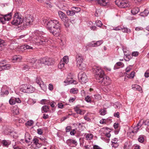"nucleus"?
I'll return each instance as SVG.
<instances>
[{
	"instance_id": "nucleus-27",
	"label": "nucleus",
	"mask_w": 149,
	"mask_h": 149,
	"mask_svg": "<svg viewBox=\"0 0 149 149\" xmlns=\"http://www.w3.org/2000/svg\"><path fill=\"white\" fill-rule=\"evenodd\" d=\"M12 112L14 115H17L19 113V109L17 107H13L12 109Z\"/></svg>"
},
{
	"instance_id": "nucleus-36",
	"label": "nucleus",
	"mask_w": 149,
	"mask_h": 149,
	"mask_svg": "<svg viewBox=\"0 0 149 149\" xmlns=\"http://www.w3.org/2000/svg\"><path fill=\"white\" fill-rule=\"evenodd\" d=\"M121 30H122V31L123 33H130L131 32V30L130 29L124 27H123V28L122 27Z\"/></svg>"
},
{
	"instance_id": "nucleus-15",
	"label": "nucleus",
	"mask_w": 149,
	"mask_h": 149,
	"mask_svg": "<svg viewBox=\"0 0 149 149\" xmlns=\"http://www.w3.org/2000/svg\"><path fill=\"white\" fill-rule=\"evenodd\" d=\"M142 120H140L139 122L137 124L136 127L134 128L133 130H132L131 132L133 133H136L138 131L139 128L142 126V124L141 123Z\"/></svg>"
},
{
	"instance_id": "nucleus-26",
	"label": "nucleus",
	"mask_w": 149,
	"mask_h": 149,
	"mask_svg": "<svg viewBox=\"0 0 149 149\" xmlns=\"http://www.w3.org/2000/svg\"><path fill=\"white\" fill-rule=\"evenodd\" d=\"M66 14L70 16H73L75 14L72 7L71 8L70 10H68L66 11Z\"/></svg>"
},
{
	"instance_id": "nucleus-60",
	"label": "nucleus",
	"mask_w": 149,
	"mask_h": 149,
	"mask_svg": "<svg viewBox=\"0 0 149 149\" xmlns=\"http://www.w3.org/2000/svg\"><path fill=\"white\" fill-rule=\"evenodd\" d=\"M132 66V65H129V66L127 67L125 69L126 72H129L132 69L131 67Z\"/></svg>"
},
{
	"instance_id": "nucleus-29",
	"label": "nucleus",
	"mask_w": 149,
	"mask_h": 149,
	"mask_svg": "<svg viewBox=\"0 0 149 149\" xmlns=\"http://www.w3.org/2000/svg\"><path fill=\"white\" fill-rule=\"evenodd\" d=\"M36 59L35 58H33L30 60L28 64H30V65H34L35 66H37L36 64Z\"/></svg>"
},
{
	"instance_id": "nucleus-50",
	"label": "nucleus",
	"mask_w": 149,
	"mask_h": 149,
	"mask_svg": "<svg viewBox=\"0 0 149 149\" xmlns=\"http://www.w3.org/2000/svg\"><path fill=\"white\" fill-rule=\"evenodd\" d=\"M86 101L88 102H91V98L89 96H86L85 99Z\"/></svg>"
},
{
	"instance_id": "nucleus-35",
	"label": "nucleus",
	"mask_w": 149,
	"mask_h": 149,
	"mask_svg": "<svg viewBox=\"0 0 149 149\" xmlns=\"http://www.w3.org/2000/svg\"><path fill=\"white\" fill-rule=\"evenodd\" d=\"M49 109V107L47 105L44 106L42 108V111L43 113L47 112L48 111Z\"/></svg>"
},
{
	"instance_id": "nucleus-22",
	"label": "nucleus",
	"mask_w": 149,
	"mask_h": 149,
	"mask_svg": "<svg viewBox=\"0 0 149 149\" xmlns=\"http://www.w3.org/2000/svg\"><path fill=\"white\" fill-rule=\"evenodd\" d=\"M3 146L6 147H8L11 143V141L9 140H3L1 142Z\"/></svg>"
},
{
	"instance_id": "nucleus-3",
	"label": "nucleus",
	"mask_w": 149,
	"mask_h": 149,
	"mask_svg": "<svg viewBox=\"0 0 149 149\" xmlns=\"http://www.w3.org/2000/svg\"><path fill=\"white\" fill-rule=\"evenodd\" d=\"M32 40L37 45H46L49 41L45 38L40 36L38 32H36L33 35Z\"/></svg>"
},
{
	"instance_id": "nucleus-25",
	"label": "nucleus",
	"mask_w": 149,
	"mask_h": 149,
	"mask_svg": "<svg viewBox=\"0 0 149 149\" xmlns=\"http://www.w3.org/2000/svg\"><path fill=\"white\" fill-rule=\"evenodd\" d=\"M77 66L81 70H84L86 68V65L83 62L77 64Z\"/></svg>"
},
{
	"instance_id": "nucleus-53",
	"label": "nucleus",
	"mask_w": 149,
	"mask_h": 149,
	"mask_svg": "<svg viewBox=\"0 0 149 149\" xmlns=\"http://www.w3.org/2000/svg\"><path fill=\"white\" fill-rule=\"evenodd\" d=\"M16 121L19 123H23L24 120L22 118H18L17 119Z\"/></svg>"
},
{
	"instance_id": "nucleus-38",
	"label": "nucleus",
	"mask_w": 149,
	"mask_h": 149,
	"mask_svg": "<svg viewBox=\"0 0 149 149\" xmlns=\"http://www.w3.org/2000/svg\"><path fill=\"white\" fill-rule=\"evenodd\" d=\"M9 94L8 91L7 90L4 91L3 88L1 89V95H7Z\"/></svg>"
},
{
	"instance_id": "nucleus-32",
	"label": "nucleus",
	"mask_w": 149,
	"mask_h": 149,
	"mask_svg": "<svg viewBox=\"0 0 149 149\" xmlns=\"http://www.w3.org/2000/svg\"><path fill=\"white\" fill-rule=\"evenodd\" d=\"M78 92V90L76 88H72L70 89V93L74 94H77Z\"/></svg>"
},
{
	"instance_id": "nucleus-24",
	"label": "nucleus",
	"mask_w": 149,
	"mask_h": 149,
	"mask_svg": "<svg viewBox=\"0 0 149 149\" xmlns=\"http://www.w3.org/2000/svg\"><path fill=\"white\" fill-rule=\"evenodd\" d=\"M132 88L134 90L138 91L140 92L142 91L141 87L137 84H133L132 85Z\"/></svg>"
},
{
	"instance_id": "nucleus-12",
	"label": "nucleus",
	"mask_w": 149,
	"mask_h": 149,
	"mask_svg": "<svg viewBox=\"0 0 149 149\" xmlns=\"http://www.w3.org/2000/svg\"><path fill=\"white\" fill-rule=\"evenodd\" d=\"M40 61L41 63L47 65H51L52 64V59L50 58H43L41 59Z\"/></svg>"
},
{
	"instance_id": "nucleus-17",
	"label": "nucleus",
	"mask_w": 149,
	"mask_h": 149,
	"mask_svg": "<svg viewBox=\"0 0 149 149\" xmlns=\"http://www.w3.org/2000/svg\"><path fill=\"white\" fill-rule=\"evenodd\" d=\"M83 57L81 54H78L76 56V60L77 64L83 62Z\"/></svg>"
},
{
	"instance_id": "nucleus-9",
	"label": "nucleus",
	"mask_w": 149,
	"mask_h": 149,
	"mask_svg": "<svg viewBox=\"0 0 149 149\" xmlns=\"http://www.w3.org/2000/svg\"><path fill=\"white\" fill-rule=\"evenodd\" d=\"M33 21V17L32 16L28 15L23 20V22L24 26H29L32 24Z\"/></svg>"
},
{
	"instance_id": "nucleus-31",
	"label": "nucleus",
	"mask_w": 149,
	"mask_h": 149,
	"mask_svg": "<svg viewBox=\"0 0 149 149\" xmlns=\"http://www.w3.org/2000/svg\"><path fill=\"white\" fill-rule=\"evenodd\" d=\"M149 13V11L147 9H145L143 12L140 13V15L143 17H145L147 16Z\"/></svg>"
},
{
	"instance_id": "nucleus-64",
	"label": "nucleus",
	"mask_w": 149,
	"mask_h": 149,
	"mask_svg": "<svg viewBox=\"0 0 149 149\" xmlns=\"http://www.w3.org/2000/svg\"><path fill=\"white\" fill-rule=\"evenodd\" d=\"M58 108L62 109L64 107V105L61 103H58Z\"/></svg>"
},
{
	"instance_id": "nucleus-6",
	"label": "nucleus",
	"mask_w": 149,
	"mask_h": 149,
	"mask_svg": "<svg viewBox=\"0 0 149 149\" xmlns=\"http://www.w3.org/2000/svg\"><path fill=\"white\" fill-rule=\"evenodd\" d=\"M12 15V11L6 15L0 14V22L3 24H5L6 21H9L11 19Z\"/></svg>"
},
{
	"instance_id": "nucleus-34",
	"label": "nucleus",
	"mask_w": 149,
	"mask_h": 149,
	"mask_svg": "<svg viewBox=\"0 0 149 149\" xmlns=\"http://www.w3.org/2000/svg\"><path fill=\"white\" fill-rule=\"evenodd\" d=\"M39 85L40 86L41 89L43 91H45L47 90V86L44 84L43 82Z\"/></svg>"
},
{
	"instance_id": "nucleus-16",
	"label": "nucleus",
	"mask_w": 149,
	"mask_h": 149,
	"mask_svg": "<svg viewBox=\"0 0 149 149\" xmlns=\"http://www.w3.org/2000/svg\"><path fill=\"white\" fill-rule=\"evenodd\" d=\"M21 50L23 51L25 49H33V48L31 45L29 44L24 45L21 46L20 47Z\"/></svg>"
},
{
	"instance_id": "nucleus-13",
	"label": "nucleus",
	"mask_w": 149,
	"mask_h": 149,
	"mask_svg": "<svg viewBox=\"0 0 149 149\" xmlns=\"http://www.w3.org/2000/svg\"><path fill=\"white\" fill-rule=\"evenodd\" d=\"M38 68V66L34 65H30V64L27 63L26 64H24L23 65L22 70L26 71L29 70L30 69H33Z\"/></svg>"
},
{
	"instance_id": "nucleus-19",
	"label": "nucleus",
	"mask_w": 149,
	"mask_h": 149,
	"mask_svg": "<svg viewBox=\"0 0 149 149\" xmlns=\"http://www.w3.org/2000/svg\"><path fill=\"white\" fill-rule=\"evenodd\" d=\"M118 141V139L116 138H114L113 139H112V141H111V145L112 147H114L115 148L118 147L119 146V144L117 142Z\"/></svg>"
},
{
	"instance_id": "nucleus-56",
	"label": "nucleus",
	"mask_w": 149,
	"mask_h": 149,
	"mask_svg": "<svg viewBox=\"0 0 149 149\" xmlns=\"http://www.w3.org/2000/svg\"><path fill=\"white\" fill-rule=\"evenodd\" d=\"M38 140L37 138H34L33 140V143L35 144L36 145H38L39 144Z\"/></svg>"
},
{
	"instance_id": "nucleus-39",
	"label": "nucleus",
	"mask_w": 149,
	"mask_h": 149,
	"mask_svg": "<svg viewBox=\"0 0 149 149\" xmlns=\"http://www.w3.org/2000/svg\"><path fill=\"white\" fill-rule=\"evenodd\" d=\"M99 113L101 115L104 116L107 113V111L105 109H100Z\"/></svg>"
},
{
	"instance_id": "nucleus-28",
	"label": "nucleus",
	"mask_w": 149,
	"mask_h": 149,
	"mask_svg": "<svg viewBox=\"0 0 149 149\" xmlns=\"http://www.w3.org/2000/svg\"><path fill=\"white\" fill-rule=\"evenodd\" d=\"M125 59L127 61H129L130 59H132V55H131L129 53L127 54H125Z\"/></svg>"
},
{
	"instance_id": "nucleus-10",
	"label": "nucleus",
	"mask_w": 149,
	"mask_h": 149,
	"mask_svg": "<svg viewBox=\"0 0 149 149\" xmlns=\"http://www.w3.org/2000/svg\"><path fill=\"white\" fill-rule=\"evenodd\" d=\"M6 63V61L5 60L2 61H0V70H8L11 67L10 65L8 64H5V63Z\"/></svg>"
},
{
	"instance_id": "nucleus-45",
	"label": "nucleus",
	"mask_w": 149,
	"mask_h": 149,
	"mask_svg": "<svg viewBox=\"0 0 149 149\" xmlns=\"http://www.w3.org/2000/svg\"><path fill=\"white\" fill-rule=\"evenodd\" d=\"M65 65V63L63 62H61L58 65V67L60 69H61L64 68Z\"/></svg>"
},
{
	"instance_id": "nucleus-59",
	"label": "nucleus",
	"mask_w": 149,
	"mask_h": 149,
	"mask_svg": "<svg viewBox=\"0 0 149 149\" xmlns=\"http://www.w3.org/2000/svg\"><path fill=\"white\" fill-rule=\"evenodd\" d=\"M37 132L39 134L42 135L43 133L42 130L40 128H39L37 130Z\"/></svg>"
},
{
	"instance_id": "nucleus-49",
	"label": "nucleus",
	"mask_w": 149,
	"mask_h": 149,
	"mask_svg": "<svg viewBox=\"0 0 149 149\" xmlns=\"http://www.w3.org/2000/svg\"><path fill=\"white\" fill-rule=\"evenodd\" d=\"M138 140L139 142L141 143L143 142L144 141V138L143 136L141 135L140 136L138 139Z\"/></svg>"
},
{
	"instance_id": "nucleus-43",
	"label": "nucleus",
	"mask_w": 149,
	"mask_h": 149,
	"mask_svg": "<svg viewBox=\"0 0 149 149\" xmlns=\"http://www.w3.org/2000/svg\"><path fill=\"white\" fill-rule=\"evenodd\" d=\"M72 9L73 10V11L75 13H77L81 10V9L79 8L73 7H72Z\"/></svg>"
},
{
	"instance_id": "nucleus-4",
	"label": "nucleus",
	"mask_w": 149,
	"mask_h": 149,
	"mask_svg": "<svg viewBox=\"0 0 149 149\" xmlns=\"http://www.w3.org/2000/svg\"><path fill=\"white\" fill-rule=\"evenodd\" d=\"M20 90L24 93H32L35 90V88L30 85L23 84L20 87Z\"/></svg>"
},
{
	"instance_id": "nucleus-47",
	"label": "nucleus",
	"mask_w": 149,
	"mask_h": 149,
	"mask_svg": "<svg viewBox=\"0 0 149 149\" xmlns=\"http://www.w3.org/2000/svg\"><path fill=\"white\" fill-rule=\"evenodd\" d=\"M63 63L67 64L68 63L69 60L68 58V56H64L63 58Z\"/></svg>"
},
{
	"instance_id": "nucleus-20",
	"label": "nucleus",
	"mask_w": 149,
	"mask_h": 149,
	"mask_svg": "<svg viewBox=\"0 0 149 149\" xmlns=\"http://www.w3.org/2000/svg\"><path fill=\"white\" fill-rule=\"evenodd\" d=\"M74 109L75 112L77 114L81 115L84 114V110H81L79 108L78 106H77L74 107Z\"/></svg>"
},
{
	"instance_id": "nucleus-5",
	"label": "nucleus",
	"mask_w": 149,
	"mask_h": 149,
	"mask_svg": "<svg viewBox=\"0 0 149 149\" xmlns=\"http://www.w3.org/2000/svg\"><path fill=\"white\" fill-rule=\"evenodd\" d=\"M58 15L61 20L63 22L64 25L66 27L69 26V19L67 15L61 11H58Z\"/></svg>"
},
{
	"instance_id": "nucleus-62",
	"label": "nucleus",
	"mask_w": 149,
	"mask_h": 149,
	"mask_svg": "<svg viewBox=\"0 0 149 149\" xmlns=\"http://www.w3.org/2000/svg\"><path fill=\"white\" fill-rule=\"evenodd\" d=\"M48 89L50 91H52L53 89V87L52 84H50L49 85Z\"/></svg>"
},
{
	"instance_id": "nucleus-46",
	"label": "nucleus",
	"mask_w": 149,
	"mask_h": 149,
	"mask_svg": "<svg viewBox=\"0 0 149 149\" xmlns=\"http://www.w3.org/2000/svg\"><path fill=\"white\" fill-rule=\"evenodd\" d=\"M14 97H11L9 100V103L11 105L14 104H15Z\"/></svg>"
},
{
	"instance_id": "nucleus-41",
	"label": "nucleus",
	"mask_w": 149,
	"mask_h": 149,
	"mask_svg": "<svg viewBox=\"0 0 149 149\" xmlns=\"http://www.w3.org/2000/svg\"><path fill=\"white\" fill-rule=\"evenodd\" d=\"M85 137L87 140H89L92 139L93 137V135L91 134H87L86 135Z\"/></svg>"
},
{
	"instance_id": "nucleus-52",
	"label": "nucleus",
	"mask_w": 149,
	"mask_h": 149,
	"mask_svg": "<svg viewBox=\"0 0 149 149\" xmlns=\"http://www.w3.org/2000/svg\"><path fill=\"white\" fill-rule=\"evenodd\" d=\"M94 98L97 100H100L101 98V97L100 95L95 94L94 95Z\"/></svg>"
},
{
	"instance_id": "nucleus-21",
	"label": "nucleus",
	"mask_w": 149,
	"mask_h": 149,
	"mask_svg": "<svg viewBox=\"0 0 149 149\" xmlns=\"http://www.w3.org/2000/svg\"><path fill=\"white\" fill-rule=\"evenodd\" d=\"M103 43L102 40H99L97 41L96 42L94 43H91L90 44V46L93 47H95L98 46L100 45Z\"/></svg>"
},
{
	"instance_id": "nucleus-2",
	"label": "nucleus",
	"mask_w": 149,
	"mask_h": 149,
	"mask_svg": "<svg viewBox=\"0 0 149 149\" xmlns=\"http://www.w3.org/2000/svg\"><path fill=\"white\" fill-rule=\"evenodd\" d=\"M94 73L95 77L98 82L104 85L109 84L107 77H105V76L103 70L100 68L99 67L95 68ZM108 78L109 79L108 77Z\"/></svg>"
},
{
	"instance_id": "nucleus-1",
	"label": "nucleus",
	"mask_w": 149,
	"mask_h": 149,
	"mask_svg": "<svg viewBox=\"0 0 149 149\" xmlns=\"http://www.w3.org/2000/svg\"><path fill=\"white\" fill-rule=\"evenodd\" d=\"M47 27L54 36L58 37L60 35L61 26L58 20H51L49 21L47 23Z\"/></svg>"
},
{
	"instance_id": "nucleus-23",
	"label": "nucleus",
	"mask_w": 149,
	"mask_h": 149,
	"mask_svg": "<svg viewBox=\"0 0 149 149\" xmlns=\"http://www.w3.org/2000/svg\"><path fill=\"white\" fill-rule=\"evenodd\" d=\"M64 82L67 84H76L77 82L76 81L72 79L71 78V79H70L69 78L67 77V79L64 81Z\"/></svg>"
},
{
	"instance_id": "nucleus-57",
	"label": "nucleus",
	"mask_w": 149,
	"mask_h": 149,
	"mask_svg": "<svg viewBox=\"0 0 149 149\" xmlns=\"http://www.w3.org/2000/svg\"><path fill=\"white\" fill-rule=\"evenodd\" d=\"M4 41L0 39V47H3L4 46Z\"/></svg>"
},
{
	"instance_id": "nucleus-55",
	"label": "nucleus",
	"mask_w": 149,
	"mask_h": 149,
	"mask_svg": "<svg viewBox=\"0 0 149 149\" xmlns=\"http://www.w3.org/2000/svg\"><path fill=\"white\" fill-rule=\"evenodd\" d=\"M122 29V27H121L120 26H118L116 27L113 28L112 30H115V31H119L121 30Z\"/></svg>"
},
{
	"instance_id": "nucleus-33",
	"label": "nucleus",
	"mask_w": 149,
	"mask_h": 149,
	"mask_svg": "<svg viewBox=\"0 0 149 149\" xmlns=\"http://www.w3.org/2000/svg\"><path fill=\"white\" fill-rule=\"evenodd\" d=\"M21 59V57L19 55H15L13 58V60L16 61L17 62H19Z\"/></svg>"
},
{
	"instance_id": "nucleus-37",
	"label": "nucleus",
	"mask_w": 149,
	"mask_h": 149,
	"mask_svg": "<svg viewBox=\"0 0 149 149\" xmlns=\"http://www.w3.org/2000/svg\"><path fill=\"white\" fill-rule=\"evenodd\" d=\"M123 64L121 62H119L117 63L114 67V69H116L119 68L118 66H122Z\"/></svg>"
},
{
	"instance_id": "nucleus-51",
	"label": "nucleus",
	"mask_w": 149,
	"mask_h": 149,
	"mask_svg": "<svg viewBox=\"0 0 149 149\" xmlns=\"http://www.w3.org/2000/svg\"><path fill=\"white\" fill-rule=\"evenodd\" d=\"M33 124V122L32 120H30L27 121L26 123V125L31 126Z\"/></svg>"
},
{
	"instance_id": "nucleus-30",
	"label": "nucleus",
	"mask_w": 149,
	"mask_h": 149,
	"mask_svg": "<svg viewBox=\"0 0 149 149\" xmlns=\"http://www.w3.org/2000/svg\"><path fill=\"white\" fill-rule=\"evenodd\" d=\"M139 10V8L138 7H136L132 10L131 13L133 15H135L138 13Z\"/></svg>"
},
{
	"instance_id": "nucleus-61",
	"label": "nucleus",
	"mask_w": 149,
	"mask_h": 149,
	"mask_svg": "<svg viewBox=\"0 0 149 149\" xmlns=\"http://www.w3.org/2000/svg\"><path fill=\"white\" fill-rule=\"evenodd\" d=\"M15 100V103H20L21 102V100H20L19 98H15L14 99Z\"/></svg>"
},
{
	"instance_id": "nucleus-11",
	"label": "nucleus",
	"mask_w": 149,
	"mask_h": 149,
	"mask_svg": "<svg viewBox=\"0 0 149 149\" xmlns=\"http://www.w3.org/2000/svg\"><path fill=\"white\" fill-rule=\"evenodd\" d=\"M78 78L82 83H85L87 81V77L84 72H80L78 75Z\"/></svg>"
},
{
	"instance_id": "nucleus-54",
	"label": "nucleus",
	"mask_w": 149,
	"mask_h": 149,
	"mask_svg": "<svg viewBox=\"0 0 149 149\" xmlns=\"http://www.w3.org/2000/svg\"><path fill=\"white\" fill-rule=\"evenodd\" d=\"M142 123L143 125H149V120H147L145 121H143Z\"/></svg>"
},
{
	"instance_id": "nucleus-42",
	"label": "nucleus",
	"mask_w": 149,
	"mask_h": 149,
	"mask_svg": "<svg viewBox=\"0 0 149 149\" xmlns=\"http://www.w3.org/2000/svg\"><path fill=\"white\" fill-rule=\"evenodd\" d=\"M96 26L99 27H101L103 25L102 22L100 20H97L95 22Z\"/></svg>"
},
{
	"instance_id": "nucleus-8",
	"label": "nucleus",
	"mask_w": 149,
	"mask_h": 149,
	"mask_svg": "<svg viewBox=\"0 0 149 149\" xmlns=\"http://www.w3.org/2000/svg\"><path fill=\"white\" fill-rule=\"evenodd\" d=\"M23 21V19L19 16L18 13H15L14 14L13 20L11 22V23L13 25H17L22 23Z\"/></svg>"
},
{
	"instance_id": "nucleus-18",
	"label": "nucleus",
	"mask_w": 149,
	"mask_h": 149,
	"mask_svg": "<svg viewBox=\"0 0 149 149\" xmlns=\"http://www.w3.org/2000/svg\"><path fill=\"white\" fill-rule=\"evenodd\" d=\"M67 144L70 146H72L71 145L74 144L76 146L77 145V143L75 140L69 139L68 140L66 141Z\"/></svg>"
},
{
	"instance_id": "nucleus-44",
	"label": "nucleus",
	"mask_w": 149,
	"mask_h": 149,
	"mask_svg": "<svg viewBox=\"0 0 149 149\" xmlns=\"http://www.w3.org/2000/svg\"><path fill=\"white\" fill-rule=\"evenodd\" d=\"M121 106V104L118 102H116L114 105V107L116 109H119Z\"/></svg>"
},
{
	"instance_id": "nucleus-7",
	"label": "nucleus",
	"mask_w": 149,
	"mask_h": 149,
	"mask_svg": "<svg viewBox=\"0 0 149 149\" xmlns=\"http://www.w3.org/2000/svg\"><path fill=\"white\" fill-rule=\"evenodd\" d=\"M115 2L119 7L124 8L129 7L130 6L129 3L127 0H116Z\"/></svg>"
},
{
	"instance_id": "nucleus-48",
	"label": "nucleus",
	"mask_w": 149,
	"mask_h": 149,
	"mask_svg": "<svg viewBox=\"0 0 149 149\" xmlns=\"http://www.w3.org/2000/svg\"><path fill=\"white\" fill-rule=\"evenodd\" d=\"M135 72H134L132 71L131 73L127 76V77L129 78H133L134 76Z\"/></svg>"
},
{
	"instance_id": "nucleus-58",
	"label": "nucleus",
	"mask_w": 149,
	"mask_h": 149,
	"mask_svg": "<svg viewBox=\"0 0 149 149\" xmlns=\"http://www.w3.org/2000/svg\"><path fill=\"white\" fill-rule=\"evenodd\" d=\"M139 53L138 52H134L132 53V56H137L139 55Z\"/></svg>"
},
{
	"instance_id": "nucleus-14",
	"label": "nucleus",
	"mask_w": 149,
	"mask_h": 149,
	"mask_svg": "<svg viewBox=\"0 0 149 149\" xmlns=\"http://www.w3.org/2000/svg\"><path fill=\"white\" fill-rule=\"evenodd\" d=\"M25 142L26 143H28L29 145H30L31 144L32 142L31 141V136L28 132H26L25 133Z\"/></svg>"
},
{
	"instance_id": "nucleus-40",
	"label": "nucleus",
	"mask_w": 149,
	"mask_h": 149,
	"mask_svg": "<svg viewBox=\"0 0 149 149\" xmlns=\"http://www.w3.org/2000/svg\"><path fill=\"white\" fill-rule=\"evenodd\" d=\"M36 82L38 85H39L43 82V81L41 80L40 78L39 77H36Z\"/></svg>"
},
{
	"instance_id": "nucleus-63",
	"label": "nucleus",
	"mask_w": 149,
	"mask_h": 149,
	"mask_svg": "<svg viewBox=\"0 0 149 149\" xmlns=\"http://www.w3.org/2000/svg\"><path fill=\"white\" fill-rule=\"evenodd\" d=\"M90 28L91 30H93V31H95V30H97V27L95 26H91L90 27Z\"/></svg>"
}]
</instances>
